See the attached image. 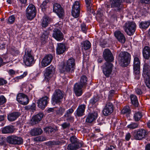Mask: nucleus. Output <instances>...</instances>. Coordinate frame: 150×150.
<instances>
[{
  "mask_svg": "<svg viewBox=\"0 0 150 150\" xmlns=\"http://www.w3.org/2000/svg\"><path fill=\"white\" fill-rule=\"evenodd\" d=\"M103 57L106 61L101 67L104 75L107 78L109 77L112 72L113 65L110 62L114 60L113 55L110 50L105 49L103 52Z\"/></svg>",
  "mask_w": 150,
  "mask_h": 150,
  "instance_id": "obj_1",
  "label": "nucleus"
},
{
  "mask_svg": "<svg viewBox=\"0 0 150 150\" xmlns=\"http://www.w3.org/2000/svg\"><path fill=\"white\" fill-rule=\"evenodd\" d=\"M75 59L73 57L69 58L63 65L61 72L65 75L70 74L74 72L75 69Z\"/></svg>",
  "mask_w": 150,
  "mask_h": 150,
  "instance_id": "obj_2",
  "label": "nucleus"
},
{
  "mask_svg": "<svg viewBox=\"0 0 150 150\" xmlns=\"http://www.w3.org/2000/svg\"><path fill=\"white\" fill-rule=\"evenodd\" d=\"M110 4H105V6L107 8V12L110 8H112V11L116 12H120L123 11L124 6L122 0H110Z\"/></svg>",
  "mask_w": 150,
  "mask_h": 150,
  "instance_id": "obj_3",
  "label": "nucleus"
},
{
  "mask_svg": "<svg viewBox=\"0 0 150 150\" xmlns=\"http://www.w3.org/2000/svg\"><path fill=\"white\" fill-rule=\"evenodd\" d=\"M131 55L126 51L121 52L119 54L118 59L120 65L123 67L127 66L130 64Z\"/></svg>",
  "mask_w": 150,
  "mask_h": 150,
  "instance_id": "obj_4",
  "label": "nucleus"
},
{
  "mask_svg": "<svg viewBox=\"0 0 150 150\" xmlns=\"http://www.w3.org/2000/svg\"><path fill=\"white\" fill-rule=\"evenodd\" d=\"M64 96V92L59 89H56L53 93L51 98V103L53 105H59L62 102Z\"/></svg>",
  "mask_w": 150,
  "mask_h": 150,
  "instance_id": "obj_5",
  "label": "nucleus"
},
{
  "mask_svg": "<svg viewBox=\"0 0 150 150\" xmlns=\"http://www.w3.org/2000/svg\"><path fill=\"white\" fill-rule=\"evenodd\" d=\"M70 141L71 143L67 146V149L68 150H76L83 146V142H80L75 135L71 136Z\"/></svg>",
  "mask_w": 150,
  "mask_h": 150,
  "instance_id": "obj_6",
  "label": "nucleus"
},
{
  "mask_svg": "<svg viewBox=\"0 0 150 150\" xmlns=\"http://www.w3.org/2000/svg\"><path fill=\"white\" fill-rule=\"evenodd\" d=\"M23 61L25 64L28 66H31L35 63L34 57L32 54L31 50L27 49L25 50Z\"/></svg>",
  "mask_w": 150,
  "mask_h": 150,
  "instance_id": "obj_7",
  "label": "nucleus"
},
{
  "mask_svg": "<svg viewBox=\"0 0 150 150\" xmlns=\"http://www.w3.org/2000/svg\"><path fill=\"white\" fill-rule=\"evenodd\" d=\"M132 133L134 139L142 140L145 138L148 133L147 130L141 128L135 130Z\"/></svg>",
  "mask_w": 150,
  "mask_h": 150,
  "instance_id": "obj_8",
  "label": "nucleus"
},
{
  "mask_svg": "<svg viewBox=\"0 0 150 150\" xmlns=\"http://www.w3.org/2000/svg\"><path fill=\"white\" fill-rule=\"evenodd\" d=\"M142 76L146 86L150 88V67L146 63L144 65Z\"/></svg>",
  "mask_w": 150,
  "mask_h": 150,
  "instance_id": "obj_9",
  "label": "nucleus"
},
{
  "mask_svg": "<svg viewBox=\"0 0 150 150\" xmlns=\"http://www.w3.org/2000/svg\"><path fill=\"white\" fill-rule=\"evenodd\" d=\"M136 24L133 22H127L123 26V28L127 34L131 36L134 33L136 28Z\"/></svg>",
  "mask_w": 150,
  "mask_h": 150,
  "instance_id": "obj_10",
  "label": "nucleus"
},
{
  "mask_svg": "<svg viewBox=\"0 0 150 150\" xmlns=\"http://www.w3.org/2000/svg\"><path fill=\"white\" fill-rule=\"evenodd\" d=\"M36 10L35 6L33 4H30L27 8L26 15L27 18L30 20H33L36 16Z\"/></svg>",
  "mask_w": 150,
  "mask_h": 150,
  "instance_id": "obj_11",
  "label": "nucleus"
},
{
  "mask_svg": "<svg viewBox=\"0 0 150 150\" xmlns=\"http://www.w3.org/2000/svg\"><path fill=\"white\" fill-rule=\"evenodd\" d=\"M114 109V106L112 103L109 101H107L103 111V115L105 116L110 115L113 112Z\"/></svg>",
  "mask_w": 150,
  "mask_h": 150,
  "instance_id": "obj_12",
  "label": "nucleus"
},
{
  "mask_svg": "<svg viewBox=\"0 0 150 150\" xmlns=\"http://www.w3.org/2000/svg\"><path fill=\"white\" fill-rule=\"evenodd\" d=\"M80 4L78 1H75L72 6L71 13L74 18H77L79 15L80 11Z\"/></svg>",
  "mask_w": 150,
  "mask_h": 150,
  "instance_id": "obj_13",
  "label": "nucleus"
},
{
  "mask_svg": "<svg viewBox=\"0 0 150 150\" xmlns=\"http://www.w3.org/2000/svg\"><path fill=\"white\" fill-rule=\"evenodd\" d=\"M53 11L59 17L63 19L64 14V11L61 5L58 3H55L53 5Z\"/></svg>",
  "mask_w": 150,
  "mask_h": 150,
  "instance_id": "obj_14",
  "label": "nucleus"
},
{
  "mask_svg": "<svg viewBox=\"0 0 150 150\" xmlns=\"http://www.w3.org/2000/svg\"><path fill=\"white\" fill-rule=\"evenodd\" d=\"M54 72L55 68L52 65H51L47 67L44 73L45 80L47 81H49L52 77Z\"/></svg>",
  "mask_w": 150,
  "mask_h": 150,
  "instance_id": "obj_15",
  "label": "nucleus"
},
{
  "mask_svg": "<svg viewBox=\"0 0 150 150\" xmlns=\"http://www.w3.org/2000/svg\"><path fill=\"white\" fill-rule=\"evenodd\" d=\"M16 99L20 104L23 105H27L29 102L28 96L23 93L18 94L17 96Z\"/></svg>",
  "mask_w": 150,
  "mask_h": 150,
  "instance_id": "obj_16",
  "label": "nucleus"
},
{
  "mask_svg": "<svg viewBox=\"0 0 150 150\" xmlns=\"http://www.w3.org/2000/svg\"><path fill=\"white\" fill-rule=\"evenodd\" d=\"M52 37L58 41H62L64 37L63 33L58 28H55L53 30Z\"/></svg>",
  "mask_w": 150,
  "mask_h": 150,
  "instance_id": "obj_17",
  "label": "nucleus"
},
{
  "mask_svg": "<svg viewBox=\"0 0 150 150\" xmlns=\"http://www.w3.org/2000/svg\"><path fill=\"white\" fill-rule=\"evenodd\" d=\"M49 98L48 97L45 96L40 98L38 100V106L40 108L44 110L47 106Z\"/></svg>",
  "mask_w": 150,
  "mask_h": 150,
  "instance_id": "obj_18",
  "label": "nucleus"
},
{
  "mask_svg": "<svg viewBox=\"0 0 150 150\" xmlns=\"http://www.w3.org/2000/svg\"><path fill=\"white\" fill-rule=\"evenodd\" d=\"M53 57L51 54H48L43 58L41 62V67L44 68L49 65L51 62Z\"/></svg>",
  "mask_w": 150,
  "mask_h": 150,
  "instance_id": "obj_19",
  "label": "nucleus"
},
{
  "mask_svg": "<svg viewBox=\"0 0 150 150\" xmlns=\"http://www.w3.org/2000/svg\"><path fill=\"white\" fill-rule=\"evenodd\" d=\"M67 50L65 44L64 43H60L57 44V47L56 49V54L60 55L63 54Z\"/></svg>",
  "mask_w": 150,
  "mask_h": 150,
  "instance_id": "obj_20",
  "label": "nucleus"
},
{
  "mask_svg": "<svg viewBox=\"0 0 150 150\" xmlns=\"http://www.w3.org/2000/svg\"><path fill=\"white\" fill-rule=\"evenodd\" d=\"M98 116V113L97 111H94L92 113H89L86 119V122L89 123H92L96 120Z\"/></svg>",
  "mask_w": 150,
  "mask_h": 150,
  "instance_id": "obj_21",
  "label": "nucleus"
},
{
  "mask_svg": "<svg viewBox=\"0 0 150 150\" xmlns=\"http://www.w3.org/2000/svg\"><path fill=\"white\" fill-rule=\"evenodd\" d=\"M86 108V105L85 104H81L79 105L76 111V115L78 117L83 116L84 115Z\"/></svg>",
  "mask_w": 150,
  "mask_h": 150,
  "instance_id": "obj_22",
  "label": "nucleus"
},
{
  "mask_svg": "<svg viewBox=\"0 0 150 150\" xmlns=\"http://www.w3.org/2000/svg\"><path fill=\"white\" fill-rule=\"evenodd\" d=\"M83 87L78 83H76L74 84V90L76 96H80L82 95L83 93L82 88Z\"/></svg>",
  "mask_w": 150,
  "mask_h": 150,
  "instance_id": "obj_23",
  "label": "nucleus"
},
{
  "mask_svg": "<svg viewBox=\"0 0 150 150\" xmlns=\"http://www.w3.org/2000/svg\"><path fill=\"white\" fill-rule=\"evenodd\" d=\"M114 35L120 42L122 44L125 43L126 38L124 35L120 31H116L114 33Z\"/></svg>",
  "mask_w": 150,
  "mask_h": 150,
  "instance_id": "obj_24",
  "label": "nucleus"
},
{
  "mask_svg": "<svg viewBox=\"0 0 150 150\" xmlns=\"http://www.w3.org/2000/svg\"><path fill=\"white\" fill-rule=\"evenodd\" d=\"M44 114L43 113L40 112L33 117L31 119V124L35 125L39 122L43 118Z\"/></svg>",
  "mask_w": 150,
  "mask_h": 150,
  "instance_id": "obj_25",
  "label": "nucleus"
},
{
  "mask_svg": "<svg viewBox=\"0 0 150 150\" xmlns=\"http://www.w3.org/2000/svg\"><path fill=\"white\" fill-rule=\"evenodd\" d=\"M88 13L90 15L94 14V11L93 9L91 0H85Z\"/></svg>",
  "mask_w": 150,
  "mask_h": 150,
  "instance_id": "obj_26",
  "label": "nucleus"
},
{
  "mask_svg": "<svg viewBox=\"0 0 150 150\" xmlns=\"http://www.w3.org/2000/svg\"><path fill=\"white\" fill-rule=\"evenodd\" d=\"M14 130L13 126L8 125L2 128L1 132L3 134H12L14 132Z\"/></svg>",
  "mask_w": 150,
  "mask_h": 150,
  "instance_id": "obj_27",
  "label": "nucleus"
},
{
  "mask_svg": "<svg viewBox=\"0 0 150 150\" xmlns=\"http://www.w3.org/2000/svg\"><path fill=\"white\" fill-rule=\"evenodd\" d=\"M21 115L19 112H13L8 115L7 119L8 121L10 122H13L15 121Z\"/></svg>",
  "mask_w": 150,
  "mask_h": 150,
  "instance_id": "obj_28",
  "label": "nucleus"
},
{
  "mask_svg": "<svg viewBox=\"0 0 150 150\" xmlns=\"http://www.w3.org/2000/svg\"><path fill=\"white\" fill-rule=\"evenodd\" d=\"M142 54L143 57L146 59H148L150 57V48L147 46H144Z\"/></svg>",
  "mask_w": 150,
  "mask_h": 150,
  "instance_id": "obj_29",
  "label": "nucleus"
},
{
  "mask_svg": "<svg viewBox=\"0 0 150 150\" xmlns=\"http://www.w3.org/2000/svg\"><path fill=\"white\" fill-rule=\"evenodd\" d=\"M51 21V19L47 16H44L41 20V25L42 27H47Z\"/></svg>",
  "mask_w": 150,
  "mask_h": 150,
  "instance_id": "obj_30",
  "label": "nucleus"
},
{
  "mask_svg": "<svg viewBox=\"0 0 150 150\" xmlns=\"http://www.w3.org/2000/svg\"><path fill=\"white\" fill-rule=\"evenodd\" d=\"M81 46L82 50H89L91 47V44L88 40H86L81 43Z\"/></svg>",
  "mask_w": 150,
  "mask_h": 150,
  "instance_id": "obj_31",
  "label": "nucleus"
},
{
  "mask_svg": "<svg viewBox=\"0 0 150 150\" xmlns=\"http://www.w3.org/2000/svg\"><path fill=\"white\" fill-rule=\"evenodd\" d=\"M42 132V131L40 128H35L32 129L30 132L32 136H37L41 134Z\"/></svg>",
  "mask_w": 150,
  "mask_h": 150,
  "instance_id": "obj_32",
  "label": "nucleus"
},
{
  "mask_svg": "<svg viewBox=\"0 0 150 150\" xmlns=\"http://www.w3.org/2000/svg\"><path fill=\"white\" fill-rule=\"evenodd\" d=\"M87 78L85 75H82L80 79L79 82L78 83L81 85L86 87L87 84Z\"/></svg>",
  "mask_w": 150,
  "mask_h": 150,
  "instance_id": "obj_33",
  "label": "nucleus"
},
{
  "mask_svg": "<svg viewBox=\"0 0 150 150\" xmlns=\"http://www.w3.org/2000/svg\"><path fill=\"white\" fill-rule=\"evenodd\" d=\"M132 103L136 107L138 106L139 103L137 97L135 95L132 94L130 96Z\"/></svg>",
  "mask_w": 150,
  "mask_h": 150,
  "instance_id": "obj_34",
  "label": "nucleus"
},
{
  "mask_svg": "<svg viewBox=\"0 0 150 150\" xmlns=\"http://www.w3.org/2000/svg\"><path fill=\"white\" fill-rule=\"evenodd\" d=\"M143 114L141 112H136L134 114L133 118L136 122H138L142 117Z\"/></svg>",
  "mask_w": 150,
  "mask_h": 150,
  "instance_id": "obj_35",
  "label": "nucleus"
},
{
  "mask_svg": "<svg viewBox=\"0 0 150 150\" xmlns=\"http://www.w3.org/2000/svg\"><path fill=\"white\" fill-rule=\"evenodd\" d=\"M57 107V109L55 110L56 114L59 116H62L65 111V108L63 107H60L59 108Z\"/></svg>",
  "mask_w": 150,
  "mask_h": 150,
  "instance_id": "obj_36",
  "label": "nucleus"
},
{
  "mask_svg": "<svg viewBox=\"0 0 150 150\" xmlns=\"http://www.w3.org/2000/svg\"><path fill=\"white\" fill-rule=\"evenodd\" d=\"M150 25V21H142L139 24V28L143 29H147Z\"/></svg>",
  "mask_w": 150,
  "mask_h": 150,
  "instance_id": "obj_37",
  "label": "nucleus"
},
{
  "mask_svg": "<svg viewBox=\"0 0 150 150\" xmlns=\"http://www.w3.org/2000/svg\"><path fill=\"white\" fill-rule=\"evenodd\" d=\"M10 52V53L13 56H16L19 54L20 52L15 47H11Z\"/></svg>",
  "mask_w": 150,
  "mask_h": 150,
  "instance_id": "obj_38",
  "label": "nucleus"
},
{
  "mask_svg": "<svg viewBox=\"0 0 150 150\" xmlns=\"http://www.w3.org/2000/svg\"><path fill=\"white\" fill-rule=\"evenodd\" d=\"M131 110L130 107L129 106H125L121 111L122 114H129Z\"/></svg>",
  "mask_w": 150,
  "mask_h": 150,
  "instance_id": "obj_39",
  "label": "nucleus"
},
{
  "mask_svg": "<svg viewBox=\"0 0 150 150\" xmlns=\"http://www.w3.org/2000/svg\"><path fill=\"white\" fill-rule=\"evenodd\" d=\"M139 123H138L132 122L127 126L128 128L130 129H134L139 127Z\"/></svg>",
  "mask_w": 150,
  "mask_h": 150,
  "instance_id": "obj_40",
  "label": "nucleus"
},
{
  "mask_svg": "<svg viewBox=\"0 0 150 150\" xmlns=\"http://www.w3.org/2000/svg\"><path fill=\"white\" fill-rule=\"evenodd\" d=\"M140 61L139 59L136 56L134 57L133 66L140 67Z\"/></svg>",
  "mask_w": 150,
  "mask_h": 150,
  "instance_id": "obj_41",
  "label": "nucleus"
},
{
  "mask_svg": "<svg viewBox=\"0 0 150 150\" xmlns=\"http://www.w3.org/2000/svg\"><path fill=\"white\" fill-rule=\"evenodd\" d=\"M15 137V136L14 135L8 136L6 139L7 143L10 144H13Z\"/></svg>",
  "mask_w": 150,
  "mask_h": 150,
  "instance_id": "obj_42",
  "label": "nucleus"
},
{
  "mask_svg": "<svg viewBox=\"0 0 150 150\" xmlns=\"http://www.w3.org/2000/svg\"><path fill=\"white\" fill-rule=\"evenodd\" d=\"M15 17L14 15H13L10 16L6 20V22L8 24H13L15 22Z\"/></svg>",
  "mask_w": 150,
  "mask_h": 150,
  "instance_id": "obj_43",
  "label": "nucleus"
},
{
  "mask_svg": "<svg viewBox=\"0 0 150 150\" xmlns=\"http://www.w3.org/2000/svg\"><path fill=\"white\" fill-rule=\"evenodd\" d=\"M23 142V140L22 138L15 136L13 144L20 145L22 144Z\"/></svg>",
  "mask_w": 150,
  "mask_h": 150,
  "instance_id": "obj_44",
  "label": "nucleus"
},
{
  "mask_svg": "<svg viewBox=\"0 0 150 150\" xmlns=\"http://www.w3.org/2000/svg\"><path fill=\"white\" fill-rule=\"evenodd\" d=\"M99 100V98L97 95L94 96L90 100V104L93 105L98 101Z\"/></svg>",
  "mask_w": 150,
  "mask_h": 150,
  "instance_id": "obj_45",
  "label": "nucleus"
},
{
  "mask_svg": "<svg viewBox=\"0 0 150 150\" xmlns=\"http://www.w3.org/2000/svg\"><path fill=\"white\" fill-rule=\"evenodd\" d=\"M61 144V142L59 141H49L47 143V145L49 146L58 145Z\"/></svg>",
  "mask_w": 150,
  "mask_h": 150,
  "instance_id": "obj_46",
  "label": "nucleus"
},
{
  "mask_svg": "<svg viewBox=\"0 0 150 150\" xmlns=\"http://www.w3.org/2000/svg\"><path fill=\"white\" fill-rule=\"evenodd\" d=\"M133 73L135 76V79L139 80L140 76V70H133Z\"/></svg>",
  "mask_w": 150,
  "mask_h": 150,
  "instance_id": "obj_47",
  "label": "nucleus"
},
{
  "mask_svg": "<svg viewBox=\"0 0 150 150\" xmlns=\"http://www.w3.org/2000/svg\"><path fill=\"white\" fill-rule=\"evenodd\" d=\"M50 28H48L47 30L44 31L41 36L42 37H45L46 38H48V36L50 33Z\"/></svg>",
  "mask_w": 150,
  "mask_h": 150,
  "instance_id": "obj_48",
  "label": "nucleus"
},
{
  "mask_svg": "<svg viewBox=\"0 0 150 150\" xmlns=\"http://www.w3.org/2000/svg\"><path fill=\"white\" fill-rule=\"evenodd\" d=\"M44 130L45 132L49 134L50 133L52 132L53 131L54 129L52 127L49 126L45 127L44 129Z\"/></svg>",
  "mask_w": 150,
  "mask_h": 150,
  "instance_id": "obj_49",
  "label": "nucleus"
},
{
  "mask_svg": "<svg viewBox=\"0 0 150 150\" xmlns=\"http://www.w3.org/2000/svg\"><path fill=\"white\" fill-rule=\"evenodd\" d=\"M49 0H45L41 5L40 7L42 9H45L47 7V4L49 2Z\"/></svg>",
  "mask_w": 150,
  "mask_h": 150,
  "instance_id": "obj_50",
  "label": "nucleus"
},
{
  "mask_svg": "<svg viewBox=\"0 0 150 150\" xmlns=\"http://www.w3.org/2000/svg\"><path fill=\"white\" fill-rule=\"evenodd\" d=\"M81 28L82 31L83 32L86 33L87 28L86 26V25L84 23H82L81 25Z\"/></svg>",
  "mask_w": 150,
  "mask_h": 150,
  "instance_id": "obj_51",
  "label": "nucleus"
},
{
  "mask_svg": "<svg viewBox=\"0 0 150 150\" xmlns=\"http://www.w3.org/2000/svg\"><path fill=\"white\" fill-rule=\"evenodd\" d=\"M27 74L28 73L27 71L24 72L22 75L16 77L15 79V80L16 81L17 80H18L23 78L27 75Z\"/></svg>",
  "mask_w": 150,
  "mask_h": 150,
  "instance_id": "obj_52",
  "label": "nucleus"
},
{
  "mask_svg": "<svg viewBox=\"0 0 150 150\" xmlns=\"http://www.w3.org/2000/svg\"><path fill=\"white\" fill-rule=\"evenodd\" d=\"M34 140L36 142H42L45 141L44 138L42 137H38L34 138Z\"/></svg>",
  "mask_w": 150,
  "mask_h": 150,
  "instance_id": "obj_53",
  "label": "nucleus"
},
{
  "mask_svg": "<svg viewBox=\"0 0 150 150\" xmlns=\"http://www.w3.org/2000/svg\"><path fill=\"white\" fill-rule=\"evenodd\" d=\"M105 150H117L116 147L115 145H110L107 146Z\"/></svg>",
  "mask_w": 150,
  "mask_h": 150,
  "instance_id": "obj_54",
  "label": "nucleus"
},
{
  "mask_svg": "<svg viewBox=\"0 0 150 150\" xmlns=\"http://www.w3.org/2000/svg\"><path fill=\"white\" fill-rule=\"evenodd\" d=\"M6 101V99L4 96H0V105L3 104Z\"/></svg>",
  "mask_w": 150,
  "mask_h": 150,
  "instance_id": "obj_55",
  "label": "nucleus"
},
{
  "mask_svg": "<svg viewBox=\"0 0 150 150\" xmlns=\"http://www.w3.org/2000/svg\"><path fill=\"white\" fill-rule=\"evenodd\" d=\"M7 83V81L6 80L3 78H0V86L6 84Z\"/></svg>",
  "mask_w": 150,
  "mask_h": 150,
  "instance_id": "obj_56",
  "label": "nucleus"
},
{
  "mask_svg": "<svg viewBox=\"0 0 150 150\" xmlns=\"http://www.w3.org/2000/svg\"><path fill=\"white\" fill-rule=\"evenodd\" d=\"M65 118H66V121H73L74 120V117L71 115H69L67 116H64Z\"/></svg>",
  "mask_w": 150,
  "mask_h": 150,
  "instance_id": "obj_57",
  "label": "nucleus"
},
{
  "mask_svg": "<svg viewBox=\"0 0 150 150\" xmlns=\"http://www.w3.org/2000/svg\"><path fill=\"white\" fill-rule=\"evenodd\" d=\"M62 126L63 129H65L70 126V124L67 122H65L62 125Z\"/></svg>",
  "mask_w": 150,
  "mask_h": 150,
  "instance_id": "obj_58",
  "label": "nucleus"
},
{
  "mask_svg": "<svg viewBox=\"0 0 150 150\" xmlns=\"http://www.w3.org/2000/svg\"><path fill=\"white\" fill-rule=\"evenodd\" d=\"M8 62V61L4 62V60L3 59V58L0 57V67H1L5 65Z\"/></svg>",
  "mask_w": 150,
  "mask_h": 150,
  "instance_id": "obj_59",
  "label": "nucleus"
},
{
  "mask_svg": "<svg viewBox=\"0 0 150 150\" xmlns=\"http://www.w3.org/2000/svg\"><path fill=\"white\" fill-rule=\"evenodd\" d=\"M5 143V139L3 137L0 136V145H3Z\"/></svg>",
  "mask_w": 150,
  "mask_h": 150,
  "instance_id": "obj_60",
  "label": "nucleus"
},
{
  "mask_svg": "<svg viewBox=\"0 0 150 150\" xmlns=\"http://www.w3.org/2000/svg\"><path fill=\"white\" fill-rule=\"evenodd\" d=\"M48 38L41 36V40L42 44H44L47 42Z\"/></svg>",
  "mask_w": 150,
  "mask_h": 150,
  "instance_id": "obj_61",
  "label": "nucleus"
},
{
  "mask_svg": "<svg viewBox=\"0 0 150 150\" xmlns=\"http://www.w3.org/2000/svg\"><path fill=\"white\" fill-rule=\"evenodd\" d=\"M139 2L141 4H150V0H139Z\"/></svg>",
  "mask_w": 150,
  "mask_h": 150,
  "instance_id": "obj_62",
  "label": "nucleus"
},
{
  "mask_svg": "<svg viewBox=\"0 0 150 150\" xmlns=\"http://www.w3.org/2000/svg\"><path fill=\"white\" fill-rule=\"evenodd\" d=\"M131 137V134L130 133H127L125 136V139L127 141H128Z\"/></svg>",
  "mask_w": 150,
  "mask_h": 150,
  "instance_id": "obj_63",
  "label": "nucleus"
},
{
  "mask_svg": "<svg viewBox=\"0 0 150 150\" xmlns=\"http://www.w3.org/2000/svg\"><path fill=\"white\" fill-rule=\"evenodd\" d=\"M31 110H35L36 109V104L35 103H33L32 104L30 105Z\"/></svg>",
  "mask_w": 150,
  "mask_h": 150,
  "instance_id": "obj_64",
  "label": "nucleus"
}]
</instances>
